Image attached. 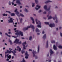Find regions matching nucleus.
Wrapping results in <instances>:
<instances>
[{"label":"nucleus","instance_id":"nucleus-36","mask_svg":"<svg viewBox=\"0 0 62 62\" xmlns=\"http://www.w3.org/2000/svg\"><path fill=\"white\" fill-rule=\"evenodd\" d=\"M32 7H34L35 6V3H32Z\"/></svg>","mask_w":62,"mask_h":62},{"label":"nucleus","instance_id":"nucleus-42","mask_svg":"<svg viewBox=\"0 0 62 62\" xmlns=\"http://www.w3.org/2000/svg\"><path fill=\"white\" fill-rule=\"evenodd\" d=\"M11 3H12L11 2H9V5H11Z\"/></svg>","mask_w":62,"mask_h":62},{"label":"nucleus","instance_id":"nucleus-41","mask_svg":"<svg viewBox=\"0 0 62 62\" xmlns=\"http://www.w3.org/2000/svg\"><path fill=\"white\" fill-rule=\"evenodd\" d=\"M43 14H46V11H44L43 12Z\"/></svg>","mask_w":62,"mask_h":62},{"label":"nucleus","instance_id":"nucleus-5","mask_svg":"<svg viewBox=\"0 0 62 62\" xmlns=\"http://www.w3.org/2000/svg\"><path fill=\"white\" fill-rule=\"evenodd\" d=\"M24 50H23L21 51V52L22 54H23L24 53H25V55L26 56L25 57V58L26 59H27L28 58V56H29V54L28 53V52L27 51H26L25 52L24 51Z\"/></svg>","mask_w":62,"mask_h":62},{"label":"nucleus","instance_id":"nucleus-47","mask_svg":"<svg viewBox=\"0 0 62 62\" xmlns=\"http://www.w3.org/2000/svg\"><path fill=\"white\" fill-rule=\"evenodd\" d=\"M14 52L15 53H16V52L14 50Z\"/></svg>","mask_w":62,"mask_h":62},{"label":"nucleus","instance_id":"nucleus-13","mask_svg":"<svg viewBox=\"0 0 62 62\" xmlns=\"http://www.w3.org/2000/svg\"><path fill=\"white\" fill-rule=\"evenodd\" d=\"M17 9H16V10H15V12L16 13V14L17 15V16H18V17H19L20 16V15H18L19 14V13L17 11Z\"/></svg>","mask_w":62,"mask_h":62},{"label":"nucleus","instance_id":"nucleus-55","mask_svg":"<svg viewBox=\"0 0 62 62\" xmlns=\"http://www.w3.org/2000/svg\"><path fill=\"white\" fill-rule=\"evenodd\" d=\"M2 34V32L0 31V35H1Z\"/></svg>","mask_w":62,"mask_h":62},{"label":"nucleus","instance_id":"nucleus-27","mask_svg":"<svg viewBox=\"0 0 62 62\" xmlns=\"http://www.w3.org/2000/svg\"><path fill=\"white\" fill-rule=\"evenodd\" d=\"M58 47L59 48L62 49V46L61 45H59L58 46Z\"/></svg>","mask_w":62,"mask_h":62},{"label":"nucleus","instance_id":"nucleus-45","mask_svg":"<svg viewBox=\"0 0 62 62\" xmlns=\"http://www.w3.org/2000/svg\"><path fill=\"white\" fill-rule=\"evenodd\" d=\"M0 55L1 56V57L2 58L3 57V56H2V54H0Z\"/></svg>","mask_w":62,"mask_h":62},{"label":"nucleus","instance_id":"nucleus-25","mask_svg":"<svg viewBox=\"0 0 62 62\" xmlns=\"http://www.w3.org/2000/svg\"><path fill=\"white\" fill-rule=\"evenodd\" d=\"M51 43H55V41L54 40H52L51 41Z\"/></svg>","mask_w":62,"mask_h":62},{"label":"nucleus","instance_id":"nucleus-56","mask_svg":"<svg viewBox=\"0 0 62 62\" xmlns=\"http://www.w3.org/2000/svg\"><path fill=\"white\" fill-rule=\"evenodd\" d=\"M17 6V4H14V6Z\"/></svg>","mask_w":62,"mask_h":62},{"label":"nucleus","instance_id":"nucleus-20","mask_svg":"<svg viewBox=\"0 0 62 62\" xmlns=\"http://www.w3.org/2000/svg\"><path fill=\"white\" fill-rule=\"evenodd\" d=\"M48 41H46V48H47L48 47Z\"/></svg>","mask_w":62,"mask_h":62},{"label":"nucleus","instance_id":"nucleus-4","mask_svg":"<svg viewBox=\"0 0 62 62\" xmlns=\"http://www.w3.org/2000/svg\"><path fill=\"white\" fill-rule=\"evenodd\" d=\"M31 27V28L33 30V31H34V26L32 25L31 24L30 25V26H28L26 28H24L23 30H27L29 28H30Z\"/></svg>","mask_w":62,"mask_h":62},{"label":"nucleus","instance_id":"nucleus-37","mask_svg":"<svg viewBox=\"0 0 62 62\" xmlns=\"http://www.w3.org/2000/svg\"><path fill=\"white\" fill-rule=\"evenodd\" d=\"M35 2L37 4L38 3V1L37 0H35Z\"/></svg>","mask_w":62,"mask_h":62},{"label":"nucleus","instance_id":"nucleus-10","mask_svg":"<svg viewBox=\"0 0 62 62\" xmlns=\"http://www.w3.org/2000/svg\"><path fill=\"white\" fill-rule=\"evenodd\" d=\"M44 8L46 11H49L50 9V8H48V9H47V6L46 5H45L44 7Z\"/></svg>","mask_w":62,"mask_h":62},{"label":"nucleus","instance_id":"nucleus-24","mask_svg":"<svg viewBox=\"0 0 62 62\" xmlns=\"http://www.w3.org/2000/svg\"><path fill=\"white\" fill-rule=\"evenodd\" d=\"M10 39H9V42L10 43V44L12 45V41L11 40H9Z\"/></svg>","mask_w":62,"mask_h":62},{"label":"nucleus","instance_id":"nucleus-7","mask_svg":"<svg viewBox=\"0 0 62 62\" xmlns=\"http://www.w3.org/2000/svg\"><path fill=\"white\" fill-rule=\"evenodd\" d=\"M38 20V19H36L35 20V21L36 22V23L37 24H39V25L38 24L37 25V27H38L41 28V22L39 20L38 21V22H37Z\"/></svg>","mask_w":62,"mask_h":62},{"label":"nucleus","instance_id":"nucleus-28","mask_svg":"<svg viewBox=\"0 0 62 62\" xmlns=\"http://www.w3.org/2000/svg\"><path fill=\"white\" fill-rule=\"evenodd\" d=\"M5 34L6 35H7V36H8V37H11L10 35H8V34L7 33H5Z\"/></svg>","mask_w":62,"mask_h":62},{"label":"nucleus","instance_id":"nucleus-30","mask_svg":"<svg viewBox=\"0 0 62 62\" xmlns=\"http://www.w3.org/2000/svg\"><path fill=\"white\" fill-rule=\"evenodd\" d=\"M20 15L22 17H24V15H23V14H20Z\"/></svg>","mask_w":62,"mask_h":62},{"label":"nucleus","instance_id":"nucleus-34","mask_svg":"<svg viewBox=\"0 0 62 62\" xmlns=\"http://www.w3.org/2000/svg\"><path fill=\"white\" fill-rule=\"evenodd\" d=\"M8 16V14H3V16Z\"/></svg>","mask_w":62,"mask_h":62},{"label":"nucleus","instance_id":"nucleus-64","mask_svg":"<svg viewBox=\"0 0 62 62\" xmlns=\"http://www.w3.org/2000/svg\"><path fill=\"white\" fill-rule=\"evenodd\" d=\"M5 45L6 46L7 45V44L6 43H5Z\"/></svg>","mask_w":62,"mask_h":62},{"label":"nucleus","instance_id":"nucleus-46","mask_svg":"<svg viewBox=\"0 0 62 62\" xmlns=\"http://www.w3.org/2000/svg\"><path fill=\"white\" fill-rule=\"evenodd\" d=\"M12 37H13V38H17L16 37H15V36H12Z\"/></svg>","mask_w":62,"mask_h":62},{"label":"nucleus","instance_id":"nucleus-35","mask_svg":"<svg viewBox=\"0 0 62 62\" xmlns=\"http://www.w3.org/2000/svg\"><path fill=\"white\" fill-rule=\"evenodd\" d=\"M18 4H19V6L22 5V4L20 2Z\"/></svg>","mask_w":62,"mask_h":62},{"label":"nucleus","instance_id":"nucleus-14","mask_svg":"<svg viewBox=\"0 0 62 62\" xmlns=\"http://www.w3.org/2000/svg\"><path fill=\"white\" fill-rule=\"evenodd\" d=\"M8 21L9 23H12L13 22V18H10V19L8 20Z\"/></svg>","mask_w":62,"mask_h":62},{"label":"nucleus","instance_id":"nucleus-9","mask_svg":"<svg viewBox=\"0 0 62 62\" xmlns=\"http://www.w3.org/2000/svg\"><path fill=\"white\" fill-rule=\"evenodd\" d=\"M19 40L16 39L15 41H14V43H18L19 44H21V41H20L19 42Z\"/></svg>","mask_w":62,"mask_h":62},{"label":"nucleus","instance_id":"nucleus-21","mask_svg":"<svg viewBox=\"0 0 62 62\" xmlns=\"http://www.w3.org/2000/svg\"><path fill=\"white\" fill-rule=\"evenodd\" d=\"M20 2L19 0H16V4H18Z\"/></svg>","mask_w":62,"mask_h":62},{"label":"nucleus","instance_id":"nucleus-54","mask_svg":"<svg viewBox=\"0 0 62 62\" xmlns=\"http://www.w3.org/2000/svg\"><path fill=\"white\" fill-rule=\"evenodd\" d=\"M62 28V27H59V29H61Z\"/></svg>","mask_w":62,"mask_h":62},{"label":"nucleus","instance_id":"nucleus-31","mask_svg":"<svg viewBox=\"0 0 62 62\" xmlns=\"http://www.w3.org/2000/svg\"><path fill=\"white\" fill-rule=\"evenodd\" d=\"M23 21V19L22 18H21L20 19V22L21 23H22Z\"/></svg>","mask_w":62,"mask_h":62},{"label":"nucleus","instance_id":"nucleus-38","mask_svg":"<svg viewBox=\"0 0 62 62\" xmlns=\"http://www.w3.org/2000/svg\"><path fill=\"white\" fill-rule=\"evenodd\" d=\"M6 12H7V13H8L9 14H11V12H10L9 11H6Z\"/></svg>","mask_w":62,"mask_h":62},{"label":"nucleus","instance_id":"nucleus-15","mask_svg":"<svg viewBox=\"0 0 62 62\" xmlns=\"http://www.w3.org/2000/svg\"><path fill=\"white\" fill-rule=\"evenodd\" d=\"M16 48H17V51H18L19 52H20L21 51V48L19 46H17L16 47Z\"/></svg>","mask_w":62,"mask_h":62},{"label":"nucleus","instance_id":"nucleus-59","mask_svg":"<svg viewBox=\"0 0 62 62\" xmlns=\"http://www.w3.org/2000/svg\"><path fill=\"white\" fill-rule=\"evenodd\" d=\"M14 27H16L17 26L16 25H14Z\"/></svg>","mask_w":62,"mask_h":62},{"label":"nucleus","instance_id":"nucleus-26","mask_svg":"<svg viewBox=\"0 0 62 62\" xmlns=\"http://www.w3.org/2000/svg\"><path fill=\"white\" fill-rule=\"evenodd\" d=\"M32 36L30 37L29 39V40H31L32 39Z\"/></svg>","mask_w":62,"mask_h":62},{"label":"nucleus","instance_id":"nucleus-40","mask_svg":"<svg viewBox=\"0 0 62 62\" xmlns=\"http://www.w3.org/2000/svg\"><path fill=\"white\" fill-rule=\"evenodd\" d=\"M55 19H56V21H55V22L56 23H57L58 22V21H57V18Z\"/></svg>","mask_w":62,"mask_h":62},{"label":"nucleus","instance_id":"nucleus-49","mask_svg":"<svg viewBox=\"0 0 62 62\" xmlns=\"http://www.w3.org/2000/svg\"><path fill=\"white\" fill-rule=\"evenodd\" d=\"M60 36L61 37H62V33H60Z\"/></svg>","mask_w":62,"mask_h":62},{"label":"nucleus","instance_id":"nucleus-2","mask_svg":"<svg viewBox=\"0 0 62 62\" xmlns=\"http://www.w3.org/2000/svg\"><path fill=\"white\" fill-rule=\"evenodd\" d=\"M55 17H53L51 16V15L50 14H48L47 15V17H49L48 18V19H50L53 18V20H55V19H57V15H54Z\"/></svg>","mask_w":62,"mask_h":62},{"label":"nucleus","instance_id":"nucleus-19","mask_svg":"<svg viewBox=\"0 0 62 62\" xmlns=\"http://www.w3.org/2000/svg\"><path fill=\"white\" fill-rule=\"evenodd\" d=\"M50 53L51 54L50 55H51L54 53V52L51 49H50Z\"/></svg>","mask_w":62,"mask_h":62},{"label":"nucleus","instance_id":"nucleus-18","mask_svg":"<svg viewBox=\"0 0 62 62\" xmlns=\"http://www.w3.org/2000/svg\"><path fill=\"white\" fill-rule=\"evenodd\" d=\"M46 38V34H45L43 37H42V38L43 39H45Z\"/></svg>","mask_w":62,"mask_h":62},{"label":"nucleus","instance_id":"nucleus-51","mask_svg":"<svg viewBox=\"0 0 62 62\" xmlns=\"http://www.w3.org/2000/svg\"><path fill=\"white\" fill-rule=\"evenodd\" d=\"M21 39H24V38H23V37L21 38Z\"/></svg>","mask_w":62,"mask_h":62},{"label":"nucleus","instance_id":"nucleus-52","mask_svg":"<svg viewBox=\"0 0 62 62\" xmlns=\"http://www.w3.org/2000/svg\"><path fill=\"white\" fill-rule=\"evenodd\" d=\"M42 12V10H40L39 11V12Z\"/></svg>","mask_w":62,"mask_h":62},{"label":"nucleus","instance_id":"nucleus-11","mask_svg":"<svg viewBox=\"0 0 62 62\" xmlns=\"http://www.w3.org/2000/svg\"><path fill=\"white\" fill-rule=\"evenodd\" d=\"M36 7H38V8H35V9L36 10H38L40 8H41V6H39V5H37L36 6Z\"/></svg>","mask_w":62,"mask_h":62},{"label":"nucleus","instance_id":"nucleus-8","mask_svg":"<svg viewBox=\"0 0 62 62\" xmlns=\"http://www.w3.org/2000/svg\"><path fill=\"white\" fill-rule=\"evenodd\" d=\"M44 23L45 24L49 25V26L51 27H54L55 26V24L54 23L50 24H49V23L47 22H45Z\"/></svg>","mask_w":62,"mask_h":62},{"label":"nucleus","instance_id":"nucleus-29","mask_svg":"<svg viewBox=\"0 0 62 62\" xmlns=\"http://www.w3.org/2000/svg\"><path fill=\"white\" fill-rule=\"evenodd\" d=\"M24 11L26 12H28V11L26 8H25V9L24 10Z\"/></svg>","mask_w":62,"mask_h":62},{"label":"nucleus","instance_id":"nucleus-22","mask_svg":"<svg viewBox=\"0 0 62 62\" xmlns=\"http://www.w3.org/2000/svg\"><path fill=\"white\" fill-rule=\"evenodd\" d=\"M36 32H39L40 31L38 29L36 28Z\"/></svg>","mask_w":62,"mask_h":62},{"label":"nucleus","instance_id":"nucleus-44","mask_svg":"<svg viewBox=\"0 0 62 62\" xmlns=\"http://www.w3.org/2000/svg\"><path fill=\"white\" fill-rule=\"evenodd\" d=\"M45 33V32L44 31H43L42 32V34H44Z\"/></svg>","mask_w":62,"mask_h":62},{"label":"nucleus","instance_id":"nucleus-17","mask_svg":"<svg viewBox=\"0 0 62 62\" xmlns=\"http://www.w3.org/2000/svg\"><path fill=\"white\" fill-rule=\"evenodd\" d=\"M53 48L55 50H56L57 49V47H56L55 45H54L53 46Z\"/></svg>","mask_w":62,"mask_h":62},{"label":"nucleus","instance_id":"nucleus-63","mask_svg":"<svg viewBox=\"0 0 62 62\" xmlns=\"http://www.w3.org/2000/svg\"><path fill=\"white\" fill-rule=\"evenodd\" d=\"M17 24V23H15V24Z\"/></svg>","mask_w":62,"mask_h":62},{"label":"nucleus","instance_id":"nucleus-3","mask_svg":"<svg viewBox=\"0 0 62 62\" xmlns=\"http://www.w3.org/2000/svg\"><path fill=\"white\" fill-rule=\"evenodd\" d=\"M15 32H17L16 33V35H18L19 36L21 35V36H23V32L20 31L16 30L15 31Z\"/></svg>","mask_w":62,"mask_h":62},{"label":"nucleus","instance_id":"nucleus-53","mask_svg":"<svg viewBox=\"0 0 62 62\" xmlns=\"http://www.w3.org/2000/svg\"><path fill=\"white\" fill-rule=\"evenodd\" d=\"M38 58V56H35V58L37 59Z\"/></svg>","mask_w":62,"mask_h":62},{"label":"nucleus","instance_id":"nucleus-6","mask_svg":"<svg viewBox=\"0 0 62 62\" xmlns=\"http://www.w3.org/2000/svg\"><path fill=\"white\" fill-rule=\"evenodd\" d=\"M39 45L38 46L37 48V53L35 51H34L33 50V52H32L33 53V56L34 57L35 56V54H36L37 53H39Z\"/></svg>","mask_w":62,"mask_h":62},{"label":"nucleus","instance_id":"nucleus-62","mask_svg":"<svg viewBox=\"0 0 62 62\" xmlns=\"http://www.w3.org/2000/svg\"><path fill=\"white\" fill-rule=\"evenodd\" d=\"M5 49V47H4L3 48V49L4 50Z\"/></svg>","mask_w":62,"mask_h":62},{"label":"nucleus","instance_id":"nucleus-1","mask_svg":"<svg viewBox=\"0 0 62 62\" xmlns=\"http://www.w3.org/2000/svg\"><path fill=\"white\" fill-rule=\"evenodd\" d=\"M9 49L10 50V51H9L8 50H7V51L5 52V58H6L7 57V58H9V59L8 58L6 60V61H8L9 59L11 58V57L10 55H9V56H8V55H9V54H8L7 55V53L10 54L11 52H12L14 54V55H16V54H15L14 53L13 51H11L12 50V48H9Z\"/></svg>","mask_w":62,"mask_h":62},{"label":"nucleus","instance_id":"nucleus-12","mask_svg":"<svg viewBox=\"0 0 62 62\" xmlns=\"http://www.w3.org/2000/svg\"><path fill=\"white\" fill-rule=\"evenodd\" d=\"M26 44V42L25 41L24 42H23L22 44L23 46V48L24 49H26V48L25 47V45Z\"/></svg>","mask_w":62,"mask_h":62},{"label":"nucleus","instance_id":"nucleus-48","mask_svg":"<svg viewBox=\"0 0 62 62\" xmlns=\"http://www.w3.org/2000/svg\"><path fill=\"white\" fill-rule=\"evenodd\" d=\"M11 33L10 32H8V34H11Z\"/></svg>","mask_w":62,"mask_h":62},{"label":"nucleus","instance_id":"nucleus-58","mask_svg":"<svg viewBox=\"0 0 62 62\" xmlns=\"http://www.w3.org/2000/svg\"><path fill=\"white\" fill-rule=\"evenodd\" d=\"M3 21L2 20H0V22H3Z\"/></svg>","mask_w":62,"mask_h":62},{"label":"nucleus","instance_id":"nucleus-60","mask_svg":"<svg viewBox=\"0 0 62 62\" xmlns=\"http://www.w3.org/2000/svg\"><path fill=\"white\" fill-rule=\"evenodd\" d=\"M37 35H40V33H37Z\"/></svg>","mask_w":62,"mask_h":62},{"label":"nucleus","instance_id":"nucleus-61","mask_svg":"<svg viewBox=\"0 0 62 62\" xmlns=\"http://www.w3.org/2000/svg\"><path fill=\"white\" fill-rule=\"evenodd\" d=\"M16 0H13V2H14L15 1H16Z\"/></svg>","mask_w":62,"mask_h":62},{"label":"nucleus","instance_id":"nucleus-33","mask_svg":"<svg viewBox=\"0 0 62 62\" xmlns=\"http://www.w3.org/2000/svg\"><path fill=\"white\" fill-rule=\"evenodd\" d=\"M15 14L13 13H12L11 14V16H15Z\"/></svg>","mask_w":62,"mask_h":62},{"label":"nucleus","instance_id":"nucleus-23","mask_svg":"<svg viewBox=\"0 0 62 62\" xmlns=\"http://www.w3.org/2000/svg\"><path fill=\"white\" fill-rule=\"evenodd\" d=\"M52 1L50 0H47L46 2H45V3H47L49 2H51Z\"/></svg>","mask_w":62,"mask_h":62},{"label":"nucleus","instance_id":"nucleus-50","mask_svg":"<svg viewBox=\"0 0 62 62\" xmlns=\"http://www.w3.org/2000/svg\"><path fill=\"white\" fill-rule=\"evenodd\" d=\"M22 7H23L22 6H20V8H22Z\"/></svg>","mask_w":62,"mask_h":62},{"label":"nucleus","instance_id":"nucleus-57","mask_svg":"<svg viewBox=\"0 0 62 62\" xmlns=\"http://www.w3.org/2000/svg\"><path fill=\"white\" fill-rule=\"evenodd\" d=\"M16 28L14 29V30H16Z\"/></svg>","mask_w":62,"mask_h":62},{"label":"nucleus","instance_id":"nucleus-32","mask_svg":"<svg viewBox=\"0 0 62 62\" xmlns=\"http://www.w3.org/2000/svg\"><path fill=\"white\" fill-rule=\"evenodd\" d=\"M26 62L25 61L24 59V58H23V60L21 62Z\"/></svg>","mask_w":62,"mask_h":62},{"label":"nucleus","instance_id":"nucleus-43","mask_svg":"<svg viewBox=\"0 0 62 62\" xmlns=\"http://www.w3.org/2000/svg\"><path fill=\"white\" fill-rule=\"evenodd\" d=\"M14 2L13 1V2H12V5H13L14 4Z\"/></svg>","mask_w":62,"mask_h":62},{"label":"nucleus","instance_id":"nucleus-39","mask_svg":"<svg viewBox=\"0 0 62 62\" xmlns=\"http://www.w3.org/2000/svg\"><path fill=\"white\" fill-rule=\"evenodd\" d=\"M32 51V50L31 49H29V51Z\"/></svg>","mask_w":62,"mask_h":62},{"label":"nucleus","instance_id":"nucleus-16","mask_svg":"<svg viewBox=\"0 0 62 62\" xmlns=\"http://www.w3.org/2000/svg\"><path fill=\"white\" fill-rule=\"evenodd\" d=\"M30 18L31 20L32 21V23L33 24L35 23V21H34V19L33 17H30Z\"/></svg>","mask_w":62,"mask_h":62}]
</instances>
